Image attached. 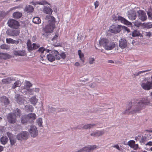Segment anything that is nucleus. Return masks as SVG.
Instances as JSON below:
<instances>
[{"mask_svg":"<svg viewBox=\"0 0 152 152\" xmlns=\"http://www.w3.org/2000/svg\"><path fill=\"white\" fill-rule=\"evenodd\" d=\"M149 104L150 102L146 98L133 99L129 103L126 113L129 112L132 114L140 113L142 110L145 108L146 105H149Z\"/></svg>","mask_w":152,"mask_h":152,"instance_id":"nucleus-1","label":"nucleus"},{"mask_svg":"<svg viewBox=\"0 0 152 152\" xmlns=\"http://www.w3.org/2000/svg\"><path fill=\"white\" fill-rule=\"evenodd\" d=\"M141 86L144 90H149L152 88V75L150 77L145 78L143 80Z\"/></svg>","mask_w":152,"mask_h":152,"instance_id":"nucleus-2","label":"nucleus"},{"mask_svg":"<svg viewBox=\"0 0 152 152\" xmlns=\"http://www.w3.org/2000/svg\"><path fill=\"white\" fill-rule=\"evenodd\" d=\"M99 148V146L96 145H88L84 147L78 151L77 152H89L95 149Z\"/></svg>","mask_w":152,"mask_h":152,"instance_id":"nucleus-3","label":"nucleus"},{"mask_svg":"<svg viewBox=\"0 0 152 152\" xmlns=\"http://www.w3.org/2000/svg\"><path fill=\"white\" fill-rule=\"evenodd\" d=\"M58 52L56 50H52L51 53L47 55V58L48 60L50 62H53L56 59Z\"/></svg>","mask_w":152,"mask_h":152,"instance_id":"nucleus-4","label":"nucleus"},{"mask_svg":"<svg viewBox=\"0 0 152 152\" xmlns=\"http://www.w3.org/2000/svg\"><path fill=\"white\" fill-rule=\"evenodd\" d=\"M8 26L11 28L14 29H18L19 27V23L16 20L12 19L9 20L7 22Z\"/></svg>","mask_w":152,"mask_h":152,"instance_id":"nucleus-5","label":"nucleus"},{"mask_svg":"<svg viewBox=\"0 0 152 152\" xmlns=\"http://www.w3.org/2000/svg\"><path fill=\"white\" fill-rule=\"evenodd\" d=\"M137 13L138 17L141 21L143 22L147 19V17L146 13L144 11L142 10H137Z\"/></svg>","mask_w":152,"mask_h":152,"instance_id":"nucleus-6","label":"nucleus"},{"mask_svg":"<svg viewBox=\"0 0 152 152\" xmlns=\"http://www.w3.org/2000/svg\"><path fill=\"white\" fill-rule=\"evenodd\" d=\"M28 134L26 131L22 132L17 135L16 137L18 140H26L28 138Z\"/></svg>","mask_w":152,"mask_h":152,"instance_id":"nucleus-7","label":"nucleus"},{"mask_svg":"<svg viewBox=\"0 0 152 152\" xmlns=\"http://www.w3.org/2000/svg\"><path fill=\"white\" fill-rule=\"evenodd\" d=\"M28 131L31 136L34 137H36L38 135V130L35 126H31L28 130Z\"/></svg>","mask_w":152,"mask_h":152,"instance_id":"nucleus-8","label":"nucleus"},{"mask_svg":"<svg viewBox=\"0 0 152 152\" xmlns=\"http://www.w3.org/2000/svg\"><path fill=\"white\" fill-rule=\"evenodd\" d=\"M55 27V24H49L46 26L43 30L45 33H50L53 32V29Z\"/></svg>","mask_w":152,"mask_h":152,"instance_id":"nucleus-9","label":"nucleus"},{"mask_svg":"<svg viewBox=\"0 0 152 152\" xmlns=\"http://www.w3.org/2000/svg\"><path fill=\"white\" fill-rule=\"evenodd\" d=\"M121 26L119 25H113L110 27V31L112 33L117 34L121 31Z\"/></svg>","mask_w":152,"mask_h":152,"instance_id":"nucleus-10","label":"nucleus"},{"mask_svg":"<svg viewBox=\"0 0 152 152\" xmlns=\"http://www.w3.org/2000/svg\"><path fill=\"white\" fill-rule=\"evenodd\" d=\"M27 45L28 49L30 50L36 49L39 48L40 46L38 44L33 43L32 45L30 40H28Z\"/></svg>","mask_w":152,"mask_h":152,"instance_id":"nucleus-11","label":"nucleus"},{"mask_svg":"<svg viewBox=\"0 0 152 152\" xmlns=\"http://www.w3.org/2000/svg\"><path fill=\"white\" fill-rule=\"evenodd\" d=\"M7 119L8 121L11 124L15 123L17 120L16 116L14 114H12V113L8 114Z\"/></svg>","mask_w":152,"mask_h":152,"instance_id":"nucleus-12","label":"nucleus"},{"mask_svg":"<svg viewBox=\"0 0 152 152\" xmlns=\"http://www.w3.org/2000/svg\"><path fill=\"white\" fill-rule=\"evenodd\" d=\"M113 19L115 20H118L120 21L121 23L126 25H131V23L128 21L124 18L120 16H118L117 17H116L115 18H114Z\"/></svg>","mask_w":152,"mask_h":152,"instance_id":"nucleus-13","label":"nucleus"},{"mask_svg":"<svg viewBox=\"0 0 152 152\" xmlns=\"http://www.w3.org/2000/svg\"><path fill=\"white\" fill-rule=\"evenodd\" d=\"M115 46L114 42L109 40L106 47H105V49L107 50H112L115 47Z\"/></svg>","mask_w":152,"mask_h":152,"instance_id":"nucleus-14","label":"nucleus"},{"mask_svg":"<svg viewBox=\"0 0 152 152\" xmlns=\"http://www.w3.org/2000/svg\"><path fill=\"white\" fill-rule=\"evenodd\" d=\"M7 135L9 138L10 142L11 145H14L16 143V140L14 136L11 133L7 132Z\"/></svg>","mask_w":152,"mask_h":152,"instance_id":"nucleus-15","label":"nucleus"},{"mask_svg":"<svg viewBox=\"0 0 152 152\" xmlns=\"http://www.w3.org/2000/svg\"><path fill=\"white\" fill-rule=\"evenodd\" d=\"M127 43L126 39L124 38H121L119 41V47L121 49H124L126 47Z\"/></svg>","mask_w":152,"mask_h":152,"instance_id":"nucleus-16","label":"nucleus"},{"mask_svg":"<svg viewBox=\"0 0 152 152\" xmlns=\"http://www.w3.org/2000/svg\"><path fill=\"white\" fill-rule=\"evenodd\" d=\"M108 40L109 39L107 38L101 37L99 40V44L100 46H102L105 49V47H106V45H107Z\"/></svg>","mask_w":152,"mask_h":152,"instance_id":"nucleus-17","label":"nucleus"},{"mask_svg":"<svg viewBox=\"0 0 152 152\" xmlns=\"http://www.w3.org/2000/svg\"><path fill=\"white\" fill-rule=\"evenodd\" d=\"M104 130H97L91 133V135L94 137L101 136L104 133Z\"/></svg>","mask_w":152,"mask_h":152,"instance_id":"nucleus-18","label":"nucleus"},{"mask_svg":"<svg viewBox=\"0 0 152 152\" xmlns=\"http://www.w3.org/2000/svg\"><path fill=\"white\" fill-rule=\"evenodd\" d=\"M7 34L10 36H15L19 35L20 32L18 30H8L7 31Z\"/></svg>","mask_w":152,"mask_h":152,"instance_id":"nucleus-19","label":"nucleus"},{"mask_svg":"<svg viewBox=\"0 0 152 152\" xmlns=\"http://www.w3.org/2000/svg\"><path fill=\"white\" fill-rule=\"evenodd\" d=\"M128 17L131 20H134L136 18L135 12L131 10L128 14Z\"/></svg>","mask_w":152,"mask_h":152,"instance_id":"nucleus-20","label":"nucleus"},{"mask_svg":"<svg viewBox=\"0 0 152 152\" xmlns=\"http://www.w3.org/2000/svg\"><path fill=\"white\" fill-rule=\"evenodd\" d=\"M45 19L48 20L50 24H55L56 22L55 19L53 16L51 15L46 16Z\"/></svg>","mask_w":152,"mask_h":152,"instance_id":"nucleus-21","label":"nucleus"},{"mask_svg":"<svg viewBox=\"0 0 152 152\" xmlns=\"http://www.w3.org/2000/svg\"><path fill=\"white\" fill-rule=\"evenodd\" d=\"M0 99L1 102L4 103L5 107L9 104L10 102L8 99L5 96H3L1 97Z\"/></svg>","mask_w":152,"mask_h":152,"instance_id":"nucleus-22","label":"nucleus"},{"mask_svg":"<svg viewBox=\"0 0 152 152\" xmlns=\"http://www.w3.org/2000/svg\"><path fill=\"white\" fill-rule=\"evenodd\" d=\"M51 50H50L48 49H45L43 47H41L39 48V49L38 50V52L39 53L41 54H45L46 53H48L49 52V51H50Z\"/></svg>","mask_w":152,"mask_h":152,"instance_id":"nucleus-23","label":"nucleus"},{"mask_svg":"<svg viewBox=\"0 0 152 152\" xmlns=\"http://www.w3.org/2000/svg\"><path fill=\"white\" fill-rule=\"evenodd\" d=\"M26 115L29 121H33L37 118L36 114L34 113H30Z\"/></svg>","mask_w":152,"mask_h":152,"instance_id":"nucleus-24","label":"nucleus"},{"mask_svg":"<svg viewBox=\"0 0 152 152\" xmlns=\"http://www.w3.org/2000/svg\"><path fill=\"white\" fill-rule=\"evenodd\" d=\"M43 11L45 13L51 14L53 12V10L51 8L45 6L43 9Z\"/></svg>","mask_w":152,"mask_h":152,"instance_id":"nucleus-25","label":"nucleus"},{"mask_svg":"<svg viewBox=\"0 0 152 152\" xmlns=\"http://www.w3.org/2000/svg\"><path fill=\"white\" fill-rule=\"evenodd\" d=\"M6 42L8 44H15L17 45L19 43V41H16L11 38H7L6 39Z\"/></svg>","mask_w":152,"mask_h":152,"instance_id":"nucleus-26","label":"nucleus"},{"mask_svg":"<svg viewBox=\"0 0 152 152\" xmlns=\"http://www.w3.org/2000/svg\"><path fill=\"white\" fill-rule=\"evenodd\" d=\"M16 101L19 104H24L26 101L20 95H18L16 97Z\"/></svg>","mask_w":152,"mask_h":152,"instance_id":"nucleus-27","label":"nucleus"},{"mask_svg":"<svg viewBox=\"0 0 152 152\" xmlns=\"http://www.w3.org/2000/svg\"><path fill=\"white\" fill-rule=\"evenodd\" d=\"M22 15V13L19 12H16L12 14V17L15 19H19Z\"/></svg>","mask_w":152,"mask_h":152,"instance_id":"nucleus-28","label":"nucleus"},{"mask_svg":"<svg viewBox=\"0 0 152 152\" xmlns=\"http://www.w3.org/2000/svg\"><path fill=\"white\" fill-rule=\"evenodd\" d=\"M29 101L32 104L35 106L37 102L38 99L36 98V96H34L30 98Z\"/></svg>","mask_w":152,"mask_h":152,"instance_id":"nucleus-29","label":"nucleus"},{"mask_svg":"<svg viewBox=\"0 0 152 152\" xmlns=\"http://www.w3.org/2000/svg\"><path fill=\"white\" fill-rule=\"evenodd\" d=\"M32 3L33 5L39 4V5H44L46 4L50 5L48 2L45 0H42L40 1L33 2Z\"/></svg>","mask_w":152,"mask_h":152,"instance_id":"nucleus-30","label":"nucleus"},{"mask_svg":"<svg viewBox=\"0 0 152 152\" xmlns=\"http://www.w3.org/2000/svg\"><path fill=\"white\" fill-rule=\"evenodd\" d=\"M15 55L18 56H24L25 55L24 50H17L14 52Z\"/></svg>","mask_w":152,"mask_h":152,"instance_id":"nucleus-31","label":"nucleus"},{"mask_svg":"<svg viewBox=\"0 0 152 152\" xmlns=\"http://www.w3.org/2000/svg\"><path fill=\"white\" fill-rule=\"evenodd\" d=\"M78 54L81 61L83 63H84L85 58L83 53H82L80 50H79L78 51Z\"/></svg>","mask_w":152,"mask_h":152,"instance_id":"nucleus-32","label":"nucleus"},{"mask_svg":"<svg viewBox=\"0 0 152 152\" xmlns=\"http://www.w3.org/2000/svg\"><path fill=\"white\" fill-rule=\"evenodd\" d=\"M132 35L133 37H142V35L140 33V31L137 30H134L132 32Z\"/></svg>","mask_w":152,"mask_h":152,"instance_id":"nucleus-33","label":"nucleus"},{"mask_svg":"<svg viewBox=\"0 0 152 152\" xmlns=\"http://www.w3.org/2000/svg\"><path fill=\"white\" fill-rule=\"evenodd\" d=\"M66 55L65 53L64 52H62L60 54H59L58 52V55L57 56L56 58V60H59L61 58L64 59L66 58Z\"/></svg>","mask_w":152,"mask_h":152,"instance_id":"nucleus-34","label":"nucleus"},{"mask_svg":"<svg viewBox=\"0 0 152 152\" xmlns=\"http://www.w3.org/2000/svg\"><path fill=\"white\" fill-rule=\"evenodd\" d=\"M10 56L7 53H0V58L6 59L9 58Z\"/></svg>","mask_w":152,"mask_h":152,"instance_id":"nucleus-35","label":"nucleus"},{"mask_svg":"<svg viewBox=\"0 0 152 152\" xmlns=\"http://www.w3.org/2000/svg\"><path fill=\"white\" fill-rule=\"evenodd\" d=\"M8 140L6 136H3L0 139V142L1 144L5 145L7 142Z\"/></svg>","mask_w":152,"mask_h":152,"instance_id":"nucleus-36","label":"nucleus"},{"mask_svg":"<svg viewBox=\"0 0 152 152\" xmlns=\"http://www.w3.org/2000/svg\"><path fill=\"white\" fill-rule=\"evenodd\" d=\"M34 8L31 6L28 5L26 6L25 8V11L27 12H31L33 11Z\"/></svg>","mask_w":152,"mask_h":152,"instance_id":"nucleus-37","label":"nucleus"},{"mask_svg":"<svg viewBox=\"0 0 152 152\" xmlns=\"http://www.w3.org/2000/svg\"><path fill=\"white\" fill-rule=\"evenodd\" d=\"M21 121L22 124H25L29 121L26 115L23 116L21 118Z\"/></svg>","mask_w":152,"mask_h":152,"instance_id":"nucleus-38","label":"nucleus"},{"mask_svg":"<svg viewBox=\"0 0 152 152\" xmlns=\"http://www.w3.org/2000/svg\"><path fill=\"white\" fill-rule=\"evenodd\" d=\"M26 110L29 112H32L33 111L34 108L31 105H26L25 106Z\"/></svg>","mask_w":152,"mask_h":152,"instance_id":"nucleus-39","label":"nucleus"},{"mask_svg":"<svg viewBox=\"0 0 152 152\" xmlns=\"http://www.w3.org/2000/svg\"><path fill=\"white\" fill-rule=\"evenodd\" d=\"M95 126V124H85L83 126V128L84 129H89Z\"/></svg>","mask_w":152,"mask_h":152,"instance_id":"nucleus-40","label":"nucleus"},{"mask_svg":"<svg viewBox=\"0 0 152 152\" xmlns=\"http://www.w3.org/2000/svg\"><path fill=\"white\" fill-rule=\"evenodd\" d=\"M33 22L35 24H39L41 22V20L39 17H35L33 18Z\"/></svg>","mask_w":152,"mask_h":152,"instance_id":"nucleus-41","label":"nucleus"},{"mask_svg":"<svg viewBox=\"0 0 152 152\" xmlns=\"http://www.w3.org/2000/svg\"><path fill=\"white\" fill-rule=\"evenodd\" d=\"M12 80L11 77H8L6 79H4L2 80V82L4 84H8L11 83Z\"/></svg>","mask_w":152,"mask_h":152,"instance_id":"nucleus-42","label":"nucleus"},{"mask_svg":"<svg viewBox=\"0 0 152 152\" xmlns=\"http://www.w3.org/2000/svg\"><path fill=\"white\" fill-rule=\"evenodd\" d=\"M12 114H14L15 116L16 115L20 117L21 114V112L19 109H16L14 111V113Z\"/></svg>","mask_w":152,"mask_h":152,"instance_id":"nucleus-43","label":"nucleus"},{"mask_svg":"<svg viewBox=\"0 0 152 152\" xmlns=\"http://www.w3.org/2000/svg\"><path fill=\"white\" fill-rule=\"evenodd\" d=\"M32 84L28 81H26L25 88L27 90H28L30 87L32 86Z\"/></svg>","mask_w":152,"mask_h":152,"instance_id":"nucleus-44","label":"nucleus"},{"mask_svg":"<svg viewBox=\"0 0 152 152\" xmlns=\"http://www.w3.org/2000/svg\"><path fill=\"white\" fill-rule=\"evenodd\" d=\"M20 84L21 82L19 80L16 81L13 84L12 86V88L14 89L16 87L19 86H20Z\"/></svg>","mask_w":152,"mask_h":152,"instance_id":"nucleus-45","label":"nucleus"},{"mask_svg":"<svg viewBox=\"0 0 152 152\" xmlns=\"http://www.w3.org/2000/svg\"><path fill=\"white\" fill-rule=\"evenodd\" d=\"M55 109L49 106L48 107V114L53 113L55 111Z\"/></svg>","mask_w":152,"mask_h":152,"instance_id":"nucleus-46","label":"nucleus"},{"mask_svg":"<svg viewBox=\"0 0 152 152\" xmlns=\"http://www.w3.org/2000/svg\"><path fill=\"white\" fill-rule=\"evenodd\" d=\"M37 122L39 126H42V118H38L37 120Z\"/></svg>","mask_w":152,"mask_h":152,"instance_id":"nucleus-47","label":"nucleus"},{"mask_svg":"<svg viewBox=\"0 0 152 152\" xmlns=\"http://www.w3.org/2000/svg\"><path fill=\"white\" fill-rule=\"evenodd\" d=\"M95 61V59L94 58L90 57L88 59V63L90 64H92L94 63Z\"/></svg>","mask_w":152,"mask_h":152,"instance_id":"nucleus-48","label":"nucleus"},{"mask_svg":"<svg viewBox=\"0 0 152 152\" xmlns=\"http://www.w3.org/2000/svg\"><path fill=\"white\" fill-rule=\"evenodd\" d=\"M135 142V141L134 140H130L128 142V145L130 147H131L133 146V145L134 144Z\"/></svg>","mask_w":152,"mask_h":152,"instance_id":"nucleus-49","label":"nucleus"},{"mask_svg":"<svg viewBox=\"0 0 152 152\" xmlns=\"http://www.w3.org/2000/svg\"><path fill=\"white\" fill-rule=\"evenodd\" d=\"M141 23L140 22L136 20L134 23V26H137L139 27L141 24Z\"/></svg>","mask_w":152,"mask_h":152,"instance_id":"nucleus-50","label":"nucleus"},{"mask_svg":"<svg viewBox=\"0 0 152 152\" xmlns=\"http://www.w3.org/2000/svg\"><path fill=\"white\" fill-rule=\"evenodd\" d=\"M147 15L148 16V18L149 20H152V11L148 12H147Z\"/></svg>","mask_w":152,"mask_h":152,"instance_id":"nucleus-51","label":"nucleus"},{"mask_svg":"<svg viewBox=\"0 0 152 152\" xmlns=\"http://www.w3.org/2000/svg\"><path fill=\"white\" fill-rule=\"evenodd\" d=\"M131 148H133L134 150H136L138 148V145L137 144H135V142L134 144L133 145V146Z\"/></svg>","mask_w":152,"mask_h":152,"instance_id":"nucleus-52","label":"nucleus"},{"mask_svg":"<svg viewBox=\"0 0 152 152\" xmlns=\"http://www.w3.org/2000/svg\"><path fill=\"white\" fill-rule=\"evenodd\" d=\"M84 65V63H83V62H82L81 64H80L78 62H76L75 64V65L76 66H83Z\"/></svg>","mask_w":152,"mask_h":152,"instance_id":"nucleus-53","label":"nucleus"},{"mask_svg":"<svg viewBox=\"0 0 152 152\" xmlns=\"http://www.w3.org/2000/svg\"><path fill=\"white\" fill-rule=\"evenodd\" d=\"M112 147L114 148H116L119 151H121V148L119 147V146L118 144L114 145L112 146Z\"/></svg>","mask_w":152,"mask_h":152,"instance_id":"nucleus-54","label":"nucleus"},{"mask_svg":"<svg viewBox=\"0 0 152 152\" xmlns=\"http://www.w3.org/2000/svg\"><path fill=\"white\" fill-rule=\"evenodd\" d=\"M144 35L145 36L149 37L151 36L152 34L150 32H145Z\"/></svg>","mask_w":152,"mask_h":152,"instance_id":"nucleus-55","label":"nucleus"},{"mask_svg":"<svg viewBox=\"0 0 152 152\" xmlns=\"http://www.w3.org/2000/svg\"><path fill=\"white\" fill-rule=\"evenodd\" d=\"M45 54H41L40 55V60L43 61L45 60Z\"/></svg>","mask_w":152,"mask_h":152,"instance_id":"nucleus-56","label":"nucleus"},{"mask_svg":"<svg viewBox=\"0 0 152 152\" xmlns=\"http://www.w3.org/2000/svg\"><path fill=\"white\" fill-rule=\"evenodd\" d=\"M58 37V33H56L54 35V36L52 38V40L53 41L56 40L57 39Z\"/></svg>","mask_w":152,"mask_h":152,"instance_id":"nucleus-57","label":"nucleus"},{"mask_svg":"<svg viewBox=\"0 0 152 152\" xmlns=\"http://www.w3.org/2000/svg\"><path fill=\"white\" fill-rule=\"evenodd\" d=\"M95 6V8L96 9L97 8L99 5V2L97 1H96L94 3Z\"/></svg>","mask_w":152,"mask_h":152,"instance_id":"nucleus-58","label":"nucleus"},{"mask_svg":"<svg viewBox=\"0 0 152 152\" xmlns=\"http://www.w3.org/2000/svg\"><path fill=\"white\" fill-rule=\"evenodd\" d=\"M146 26L148 28H151L152 27V24L151 23H149L148 24H147L146 25Z\"/></svg>","mask_w":152,"mask_h":152,"instance_id":"nucleus-59","label":"nucleus"},{"mask_svg":"<svg viewBox=\"0 0 152 152\" xmlns=\"http://www.w3.org/2000/svg\"><path fill=\"white\" fill-rule=\"evenodd\" d=\"M146 146H152V141H150L147 142L146 144Z\"/></svg>","mask_w":152,"mask_h":152,"instance_id":"nucleus-60","label":"nucleus"},{"mask_svg":"<svg viewBox=\"0 0 152 152\" xmlns=\"http://www.w3.org/2000/svg\"><path fill=\"white\" fill-rule=\"evenodd\" d=\"M150 70H149V69H148V70H145L140 71H139V72H138L139 75H140V74H142V73H145V72H146L149 71Z\"/></svg>","mask_w":152,"mask_h":152,"instance_id":"nucleus-61","label":"nucleus"},{"mask_svg":"<svg viewBox=\"0 0 152 152\" xmlns=\"http://www.w3.org/2000/svg\"><path fill=\"white\" fill-rule=\"evenodd\" d=\"M28 92L31 94H33V93L34 91V88H31V89H28V90H27Z\"/></svg>","mask_w":152,"mask_h":152,"instance_id":"nucleus-62","label":"nucleus"},{"mask_svg":"<svg viewBox=\"0 0 152 152\" xmlns=\"http://www.w3.org/2000/svg\"><path fill=\"white\" fill-rule=\"evenodd\" d=\"M19 8L18 7V6H16L14 7H13L11 8L10 9V11H12L13 10H15L16 9H18Z\"/></svg>","mask_w":152,"mask_h":152,"instance_id":"nucleus-63","label":"nucleus"},{"mask_svg":"<svg viewBox=\"0 0 152 152\" xmlns=\"http://www.w3.org/2000/svg\"><path fill=\"white\" fill-rule=\"evenodd\" d=\"M34 91L36 93H38L39 91V89L38 88H34Z\"/></svg>","mask_w":152,"mask_h":152,"instance_id":"nucleus-64","label":"nucleus"}]
</instances>
